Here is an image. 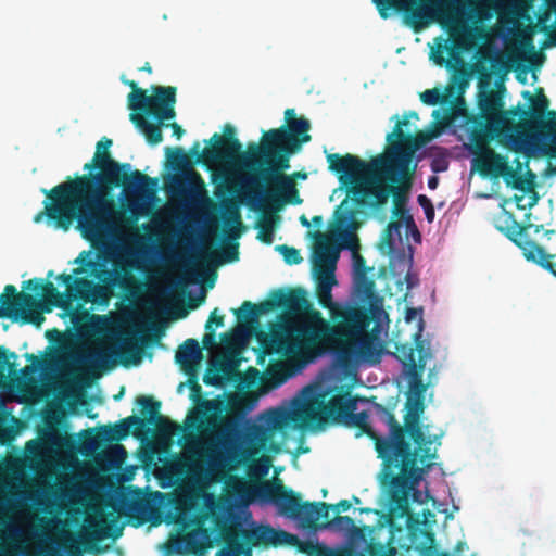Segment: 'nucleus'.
<instances>
[{"instance_id":"1","label":"nucleus","mask_w":556,"mask_h":556,"mask_svg":"<svg viewBox=\"0 0 556 556\" xmlns=\"http://www.w3.org/2000/svg\"><path fill=\"white\" fill-rule=\"evenodd\" d=\"M372 316L365 308L350 307L334 312L331 325L320 312H312L305 320L290 321L273 330L261 342L257 364L264 366L267 355L270 358L265 368L266 376L276 384L283 383L294 372V366L334 350L341 364L348 366L354 362L371 365L380 362L382 346L379 339V325L370 331Z\"/></svg>"},{"instance_id":"2","label":"nucleus","mask_w":556,"mask_h":556,"mask_svg":"<svg viewBox=\"0 0 556 556\" xmlns=\"http://www.w3.org/2000/svg\"><path fill=\"white\" fill-rule=\"evenodd\" d=\"M103 173L85 174L42 189L46 194L43 210L33 220L40 223L43 217L53 222L55 228L68 231L74 222L84 238L98 240L115 229L114 205L110 193L123 186L126 191H146L155 186L153 179L140 170L130 172L129 163L106 160Z\"/></svg>"},{"instance_id":"3","label":"nucleus","mask_w":556,"mask_h":556,"mask_svg":"<svg viewBox=\"0 0 556 556\" xmlns=\"http://www.w3.org/2000/svg\"><path fill=\"white\" fill-rule=\"evenodd\" d=\"M201 406L203 412L192 417L190 427H193L202 437L216 438L224 447L238 442L243 457H255L261 452L277 454L281 450L280 444L274 440L278 431L291 424L298 428L308 427L303 397L294 400L291 409L273 408L263 413L256 421H247L242 431L237 418L207 415L217 408L213 401L205 400Z\"/></svg>"},{"instance_id":"4","label":"nucleus","mask_w":556,"mask_h":556,"mask_svg":"<svg viewBox=\"0 0 556 556\" xmlns=\"http://www.w3.org/2000/svg\"><path fill=\"white\" fill-rule=\"evenodd\" d=\"M377 415L386 428V440L380 441L378 457L389 462H407L420 464L431 469L432 460L438 457V446L441 445V435H429L424 430L420 416L424 404L417 401L404 416L401 424L391 409L377 405Z\"/></svg>"},{"instance_id":"5","label":"nucleus","mask_w":556,"mask_h":556,"mask_svg":"<svg viewBox=\"0 0 556 556\" xmlns=\"http://www.w3.org/2000/svg\"><path fill=\"white\" fill-rule=\"evenodd\" d=\"M83 252L76 262H80L100 283H94L86 277H74L70 274H61L56 277L65 285V292H60L51 281L43 282L42 279L33 278L24 281L23 288L29 289L37 294L42 293L45 300L55 307L68 309L75 300L85 303L94 302L99 299L106 300L111 290L115 287L128 289L132 281L129 268L119 262H114L113 269H108L103 264L87 260Z\"/></svg>"},{"instance_id":"6","label":"nucleus","mask_w":556,"mask_h":556,"mask_svg":"<svg viewBox=\"0 0 556 556\" xmlns=\"http://www.w3.org/2000/svg\"><path fill=\"white\" fill-rule=\"evenodd\" d=\"M328 165L329 170L340 175L341 182L351 184L346 191L353 195L358 206L380 210L388 203L389 197L393 195L392 217L403 219L407 227H415L414 219L404 205L405 198L401 197V189L406 191L410 188L415 166L409 168L407 178L392 180V175L382 170L369 172L365 167L338 162H328Z\"/></svg>"},{"instance_id":"7","label":"nucleus","mask_w":556,"mask_h":556,"mask_svg":"<svg viewBox=\"0 0 556 556\" xmlns=\"http://www.w3.org/2000/svg\"><path fill=\"white\" fill-rule=\"evenodd\" d=\"M286 125L263 134L261 142L249 143L242 159L248 167L257 169L265 163H277L278 169L290 168V155L311 141L307 118L296 117L294 109L285 111Z\"/></svg>"},{"instance_id":"8","label":"nucleus","mask_w":556,"mask_h":556,"mask_svg":"<svg viewBox=\"0 0 556 556\" xmlns=\"http://www.w3.org/2000/svg\"><path fill=\"white\" fill-rule=\"evenodd\" d=\"M409 118L418 119V114L415 111H409L405 113L403 119H397L393 131L387 136L389 147L386 153L371 157L369 162H365L358 156L349 153L345 155L330 153L327 155V162L365 167L369 172L382 170L391 174L392 180L407 178L409 168H413V155L419 146L425 143L422 134L413 136L409 132H404L403 127L408 126Z\"/></svg>"},{"instance_id":"9","label":"nucleus","mask_w":556,"mask_h":556,"mask_svg":"<svg viewBox=\"0 0 556 556\" xmlns=\"http://www.w3.org/2000/svg\"><path fill=\"white\" fill-rule=\"evenodd\" d=\"M252 494L263 503L274 504L280 515L299 520L304 528L314 530L318 529L320 519H327L330 509L339 514L348 511L352 506L348 500L337 504L302 502L301 495L285 486L279 479L260 482L253 488Z\"/></svg>"},{"instance_id":"10","label":"nucleus","mask_w":556,"mask_h":556,"mask_svg":"<svg viewBox=\"0 0 556 556\" xmlns=\"http://www.w3.org/2000/svg\"><path fill=\"white\" fill-rule=\"evenodd\" d=\"M286 169H278L277 163H265L264 166L243 179V194L248 203L260 208L279 210L282 204H301L295 180L285 175Z\"/></svg>"},{"instance_id":"11","label":"nucleus","mask_w":556,"mask_h":556,"mask_svg":"<svg viewBox=\"0 0 556 556\" xmlns=\"http://www.w3.org/2000/svg\"><path fill=\"white\" fill-rule=\"evenodd\" d=\"M224 546L215 556H253V548H268L281 545L279 530L269 525L252 522L243 528L240 522L220 528Z\"/></svg>"},{"instance_id":"12","label":"nucleus","mask_w":556,"mask_h":556,"mask_svg":"<svg viewBox=\"0 0 556 556\" xmlns=\"http://www.w3.org/2000/svg\"><path fill=\"white\" fill-rule=\"evenodd\" d=\"M282 308L291 314H304L299 320H305L309 317L312 312H318L312 307V304L306 298L304 289L298 288L283 292L281 290L273 292L270 299L253 304L250 301H244L240 308L232 309L238 323L242 327L252 328L258 323V317ZM298 321V319L295 320Z\"/></svg>"},{"instance_id":"13","label":"nucleus","mask_w":556,"mask_h":556,"mask_svg":"<svg viewBox=\"0 0 556 556\" xmlns=\"http://www.w3.org/2000/svg\"><path fill=\"white\" fill-rule=\"evenodd\" d=\"M382 460L381 482L389 486L391 511L402 518L408 513V494L429 469L420 464Z\"/></svg>"},{"instance_id":"14","label":"nucleus","mask_w":556,"mask_h":556,"mask_svg":"<svg viewBox=\"0 0 556 556\" xmlns=\"http://www.w3.org/2000/svg\"><path fill=\"white\" fill-rule=\"evenodd\" d=\"M481 129H475L471 134L472 141L477 150L481 153L480 172L484 175H490L494 178L503 177L507 186H511L516 190L529 191L533 188L534 174L528 170L530 179H525L520 176L519 170L521 164L517 160V168L514 169L509 166L507 157L488 147L489 135L484 132V124L479 123Z\"/></svg>"},{"instance_id":"15","label":"nucleus","mask_w":556,"mask_h":556,"mask_svg":"<svg viewBox=\"0 0 556 556\" xmlns=\"http://www.w3.org/2000/svg\"><path fill=\"white\" fill-rule=\"evenodd\" d=\"M303 403L307 413V425H321L327 419L342 422L351 410H356V400L349 391L333 394L328 399V392L316 391L313 387L303 389Z\"/></svg>"},{"instance_id":"16","label":"nucleus","mask_w":556,"mask_h":556,"mask_svg":"<svg viewBox=\"0 0 556 556\" xmlns=\"http://www.w3.org/2000/svg\"><path fill=\"white\" fill-rule=\"evenodd\" d=\"M122 80L131 88V92L127 97L128 108L131 112H144L160 122L175 117L176 87L152 86L153 94L149 96L146 90L138 87L136 81Z\"/></svg>"},{"instance_id":"17","label":"nucleus","mask_w":556,"mask_h":556,"mask_svg":"<svg viewBox=\"0 0 556 556\" xmlns=\"http://www.w3.org/2000/svg\"><path fill=\"white\" fill-rule=\"evenodd\" d=\"M223 131L224 136L215 132L208 141L212 143V147L205 148L203 151H200L199 141L193 143L190 153L197 156V163L203 165L231 163L255 173L257 169L248 167L242 159L245 152L242 151L240 140L236 138V128L230 124H226Z\"/></svg>"},{"instance_id":"18","label":"nucleus","mask_w":556,"mask_h":556,"mask_svg":"<svg viewBox=\"0 0 556 556\" xmlns=\"http://www.w3.org/2000/svg\"><path fill=\"white\" fill-rule=\"evenodd\" d=\"M521 127L523 131L518 134L514 139L516 151L526 150L527 148L543 143L545 153L556 157V112H548L547 119L542 115H535L529 111H522Z\"/></svg>"},{"instance_id":"19","label":"nucleus","mask_w":556,"mask_h":556,"mask_svg":"<svg viewBox=\"0 0 556 556\" xmlns=\"http://www.w3.org/2000/svg\"><path fill=\"white\" fill-rule=\"evenodd\" d=\"M422 337V320H420V329L413 334L415 345L409 342L395 343V357L406 368L408 377L409 391L420 396L426 391L427 386L422 381V374L427 364V359L431 357L429 345H426Z\"/></svg>"},{"instance_id":"20","label":"nucleus","mask_w":556,"mask_h":556,"mask_svg":"<svg viewBox=\"0 0 556 556\" xmlns=\"http://www.w3.org/2000/svg\"><path fill=\"white\" fill-rule=\"evenodd\" d=\"M381 18L387 20L392 11L402 13L406 25L420 33L435 20V9L430 0H372Z\"/></svg>"},{"instance_id":"21","label":"nucleus","mask_w":556,"mask_h":556,"mask_svg":"<svg viewBox=\"0 0 556 556\" xmlns=\"http://www.w3.org/2000/svg\"><path fill=\"white\" fill-rule=\"evenodd\" d=\"M0 318L35 326H40L45 320L40 301L35 295L18 292L13 285H7L0 295Z\"/></svg>"},{"instance_id":"22","label":"nucleus","mask_w":556,"mask_h":556,"mask_svg":"<svg viewBox=\"0 0 556 556\" xmlns=\"http://www.w3.org/2000/svg\"><path fill=\"white\" fill-rule=\"evenodd\" d=\"M168 190L186 206H200L210 203L206 185L202 176L187 167L180 176H173Z\"/></svg>"},{"instance_id":"23","label":"nucleus","mask_w":556,"mask_h":556,"mask_svg":"<svg viewBox=\"0 0 556 556\" xmlns=\"http://www.w3.org/2000/svg\"><path fill=\"white\" fill-rule=\"evenodd\" d=\"M357 211L350 204L349 199L345 198L334 212L336 226L341 233L342 247L351 250L352 252L358 251L359 242L356 233L352 229L357 227L355 216Z\"/></svg>"},{"instance_id":"24","label":"nucleus","mask_w":556,"mask_h":556,"mask_svg":"<svg viewBox=\"0 0 556 556\" xmlns=\"http://www.w3.org/2000/svg\"><path fill=\"white\" fill-rule=\"evenodd\" d=\"M315 236L319 240L314 249V274L334 275L339 250L326 235L316 232Z\"/></svg>"},{"instance_id":"25","label":"nucleus","mask_w":556,"mask_h":556,"mask_svg":"<svg viewBox=\"0 0 556 556\" xmlns=\"http://www.w3.org/2000/svg\"><path fill=\"white\" fill-rule=\"evenodd\" d=\"M208 538L207 529L198 528L190 530L167 545L168 554H185L191 553L194 555L203 554L206 548L211 545L205 543V540Z\"/></svg>"},{"instance_id":"26","label":"nucleus","mask_w":556,"mask_h":556,"mask_svg":"<svg viewBox=\"0 0 556 556\" xmlns=\"http://www.w3.org/2000/svg\"><path fill=\"white\" fill-rule=\"evenodd\" d=\"M314 275H315V280H316L315 295H316L318 304L323 308L330 309L331 316H332L334 312H340V311L351 307V306H346L343 308H336V306H334L331 291H332V288L337 285L336 275H321V274L320 275L314 274ZM357 307L361 308L359 306H357ZM362 308H364V306ZM365 309H366V307H365ZM367 311L370 313L372 318L376 317V314L383 313V311L381 308L375 307L374 305L371 306L370 309L367 308ZM372 320L374 319H371V321Z\"/></svg>"},{"instance_id":"27","label":"nucleus","mask_w":556,"mask_h":556,"mask_svg":"<svg viewBox=\"0 0 556 556\" xmlns=\"http://www.w3.org/2000/svg\"><path fill=\"white\" fill-rule=\"evenodd\" d=\"M502 105V100L495 92L489 91L482 93L478 101L480 117L475 122V129H481L479 123L482 122L484 124L483 130L489 135V131L492 130L493 123L498 121Z\"/></svg>"},{"instance_id":"28","label":"nucleus","mask_w":556,"mask_h":556,"mask_svg":"<svg viewBox=\"0 0 556 556\" xmlns=\"http://www.w3.org/2000/svg\"><path fill=\"white\" fill-rule=\"evenodd\" d=\"M279 538L282 544L296 546L298 551L307 556H350L346 553H338L329 546L309 540H300L295 534L279 530Z\"/></svg>"},{"instance_id":"29","label":"nucleus","mask_w":556,"mask_h":556,"mask_svg":"<svg viewBox=\"0 0 556 556\" xmlns=\"http://www.w3.org/2000/svg\"><path fill=\"white\" fill-rule=\"evenodd\" d=\"M123 533V527L118 526L116 519H112L110 523L105 519L89 521L84 531V539L87 544L96 545L106 538L113 540L119 538Z\"/></svg>"},{"instance_id":"30","label":"nucleus","mask_w":556,"mask_h":556,"mask_svg":"<svg viewBox=\"0 0 556 556\" xmlns=\"http://www.w3.org/2000/svg\"><path fill=\"white\" fill-rule=\"evenodd\" d=\"M144 419L138 416H128L112 427H103L97 433L100 442H118L126 439L130 433L131 427H143Z\"/></svg>"},{"instance_id":"31","label":"nucleus","mask_w":556,"mask_h":556,"mask_svg":"<svg viewBox=\"0 0 556 556\" xmlns=\"http://www.w3.org/2000/svg\"><path fill=\"white\" fill-rule=\"evenodd\" d=\"M515 242L521 248L527 261L538 264L556 278V264L552 261L555 257L554 254L547 253L543 247L532 240H526L523 243L517 240Z\"/></svg>"},{"instance_id":"32","label":"nucleus","mask_w":556,"mask_h":556,"mask_svg":"<svg viewBox=\"0 0 556 556\" xmlns=\"http://www.w3.org/2000/svg\"><path fill=\"white\" fill-rule=\"evenodd\" d=\"M368 414L367 412L363 410L359 413H355V410H351L348 413L346 417L343 419L341 424L357 428L359 430V434H366L368 438H370L375 444V450L378 453L379 443L382 440H386V433H379L377 432L369 424H368Z\"/></svg>"},{"instance_id":"33","label":"nucleus","mask_w":556,"mask_h":556,"mask_svg":"<svg viewBox=\"0 0 556 556\" xmlns=\"http://www.w3.org/2000/svg\"><path fill=\"white\" fill-rule=\"evenodd\" d=\"M239 363L240 361L232 356L223 358L218 363L215 374L211 375L207 372L204 375V383L214 387L222 386L224 380H228L238 374Z\"/></svg>"},{"instance_id":"34","label":"nucleus","mask_w":556,"mask_h":556,"mask_svg":"<svg viewBox=\"0 0 556 556\" xmlns=\"http://www.w3.org/2000/svg\"><path fill=\"white\" fill-rule=\"evenodd\" d=\"M202 359V350L195 339H187L178 348L175 354V361L184 369H188Z\"/></svg>"},{"instance_id":"35","label":"nucleus","mask_w":556,"mask_h":556,"mask_svg":"<svg viewBox=\"0 0 556 556\" xmlns=\"http://www.w3.org/2000/svg\"><path fill=\"white\" fill-rule=\"evenodd\" d=\"M113 351L108 350H93L78 356L77 361L86 366L87 370L94 375L98 369H108L113 364L111 359Z\"/></svg>"},{"instance_id":"36","label":"nucleus","mask_w":556,"mask_h":556,"mask_svg":"<svg viewBox=\"0 0 556 556\" xmlns=\"http://www.w3.org/2000/svg\"><path fill=\"white\" fill-rule=\"evenodd\" d=\"M144 112H131L130 121L144 135L148 143L155 146L163 140L161 124H152L147 121ZM159 123H162L159 121Z\"/></svg>"},{"instance_id":"37","label":"nucleus","mask_w":556,"mask_h":556,"mask_svg":"<svg viewBox=\"0 0 556 556\" xmlns=\"http://www.w3.org/2000/svg\"><path fill=\"white\" fill-rule=\"evenodd\" d=\"M111 146L112 140L106 137H103L97 143V150L92 161L90 163H86L84 165V169L88 170L89 174H92L91 172L96 168L100 169V173H103V168H106L105 166L109 163L106 160H113L109 151Z\"/></svg>"},{"instance_id":"38","label":"nucleus","mask_w":556,"mask_h":556,"mask_svg":"<svg viewBox=\"0 0 556 556\" xmlns=\"http://www.w3.org/2000/svg\"><path fill=\"white\" fill-rule=\"evenodd\" d=\"M354 292L363 302L371 303L377 298L375 281L366 273L354 275Z\"/></svg>"},{"instance_id":"39","label":"nucleus","mask_w":556,"mask_h":556,"mask_svg":"<svg viewBox=\"0 0 556 556\" xmlns=\"http://www.w3.org/2000/svg\"><path fill=\"white\" fill-rule=\"evenodd\" d=\"M148 422L153 425L156 432L164 438H170L181 429L178 424L161 414L154 416L153 419H148Z\"/></svg>"},{"instance_id":"40","label":"nucleus","mask_w":556,"mask_h":556,"mask_svg":"<svg viewBox=\"0 0 556 556\" xmlns=\"http://www.w3.org/2000/svg\"><path fill=\"white\" fill-rule=\"evenodd\" d=\"M277 215L271 214L270 216H265L257 225L258 233L257 239L266 244H271L274 241V226Z\"/></svg>"},{"instance_id":"41","label":"nucleus","mask_w":556,"mask_h":556,"mask_svg":"<svg viewBox=\"0 0 556 556\" xmlns=\"http://www.w3.org/2000/svg\"><path fill=\"white\" fill-rule=\"evenodd\" d=\"M321 523H318V528H336L338 530L344 531H354L356 529L354 519L350 516H339L337 515L334 518L330 519L329 516L327 519H321Z\"/></svg>"},{"instance_id":"42","label":"nucleus","mask_w":556,"mask_h":556,"mask_svg":"<svg viewBox=\"0 0 556 556\" xmlns=\"http://www.w3.org/2000/svg\"><path fill=\"white\" fill-rule=\"evenodd\" d=\"M193 445L195 447H201L205 451L206 456L208 457L210 468L215 470L217 468L223 467V459L219 453H216L213 444H208L205 448L202 441L195 437H193Z\"/></svg>"},{"instance_id":"43","label":"nucleus","mask_w":556,"mask_h":556,"mask_svg":"<svg viewBox=\"0 0 556 556\" xmlns=\"http://www.w3.org/2000/svg\"><path fill=\"white\" fill-rule=\"evenodd\" d=\"M137 404L141 407V414L149 416V419H153L154 416L160 414L161 402L153 400L151 396H139Z\"/></svg>"},{"instance_id":"44","label":"nucleus","mask_w":556,"mask_h":556,"mask_svg":"<svg viewBox=\"0 0 556 556\" xmlns=\"http://www.w3.org/2000/svg\"><path fill=\"white\" fill-rule=\"evenodd\" d=\"M471 37V30L464 23L457 22L456 33L453 34V47L459 50L468 48V38Z\"/></svg>"},{"instance_id":"45","label":"nucleus","mask_w":556,"mask_h":556,"mask_svg":"<svg viewBox=\"0 0 556 556\" xmlns=\"http://www.w3.org/2000/svg\"><path fill=\"white\" fill-rule=\"evenodd\" d=\"M276 251L283 256L285 262L289 265H298L303 261L300 251L293 247L279 244L276 247Z\"/></svg>"},{"instance_id":"46","label":"nucleus","mask_w":556,"mask_h":556,"mask_svg":"<svg viewBox=\"0 0 556 556\" xmlns=\"http://www.w3.org/2000/svg\"><path fill=\"white\" fill-rule=\"evenodd\" d=\"M401 223L400 220H391L383 230L382 239L383 242L392 249L394 247V236H401Z\"/></svg>"},{"instance_id":"47","label":"nucleus","mask_w":556,"mask_h":556,"mask_svg":"<svg viewBox=\"0 0 556 556\" xmlns=\"http://www.w3.org/2000/svg\"><path fill=\"white\" fill-rule=\"evenodd\" d=\"M167 152L169 162L174 168H180L188 164V156L184 149L175 148L174 150H170L167 148Z\"/></svg>"},{"instance_id":"48","label":"nucleus","mask_w":556,"mask_h":556,"mask_svg":"<svg viewBox=\"0 0 556 556\" xmlns=\"http://www.w3.org/2000/svg\"><path fill=\"white\" fill-rule=\"evenodd\" d=\"M122 353L128 355L132 364H138L140 362V348L137 342H134L132 340L124 342Z\"/></svg>"},{"instance_id":"49","label":"nucleus","mask_w":556,"mask_h":556,"mask_svg":"<svg viewBox=\"0 0 556 556\" xmlns=\"http://www.w3.org/2000/svg\"><path fill=\"white\" fill-rule=\"evenodd\" d=\"M16 358V354L14 352H9L4 346H0V370H3L7 366L10 374L16 372V364L14 362L10 363L9 358Z\"/></svg>"},{"instance_id":"50","label":"nucleus","mask_w":556,"mask_h":556,"mask_svg":"<svg viewBox=\"0 0 556 556\" xmlns=\"http://www.w3.org/2000/svg\"><path fill=\"white\" fill-rule=\"evenodd\" d=\"M396 549L381 543H371L369 545L370 556H395Z\"/></svg>"},{"instance_id":"51","label":"nucleus","mask_w":556,"mask_h":556,"mask_svg":"<svg viewBox=\"0 0 556 556\" xmlns=\"http://www.w3.org/2000/svg\"><path fill=\"white\" fill-rule=\"evenodd\" d=\"M441 99L442 94L438 88L427 89L420 93V100L427 105H435Z\"/></svg>"},{"instance_id":"52","label":"nucleus","mask_w":556,"mask_h":556,"mask_svg":"<svg viewBox=\"0 0 556 556\" xmlns=\"http://www.w3.org/2000/svg\"><path fill=\"white\" fill-rule=\"evenodd\" d=\"M417 202L424 208L427 220L432 223L434 219V206L431 200L425 194H419L417 197Z\"/></svg>"},{"instance_id":"53","label":"nucleus","mask_w":556,"mask_h":556,"mask_svg":"<svg viewBox=\"0 0 556 556\" xmlns=\"http://www.w3.org/2000/svg\"><path fill=\"white\" fill-rule=\"evenodd\" d=\"M223 206H224L226 214L228 215V220L232 222L237 225H240L241 224V215H240L238 206L231 201L225 202L223 204Z\"/></svg>"},{"instance_id":"54","label":"nucleus","mask_w":556,"mask_h":556,"mask_svg":"<svg viewBox=\"0 0 556 556\" xmlns=\"http://www.w3.org/2000/svg\"><path fill=\"white\" fill-rule=\"evenodd\" d=\"M353 268H354V275H359L362 273H368L370 268L366 266L365 258L358 254L357 251L353 252Z\"/></svg>"},{"instance_id":"55","label":"nucleus","mask_w":556,"mask_h":556,"mask_svg":"<svg viewBox=\"0 0 556 556\" xmlns=\"http://www.w3.org/2000/svg\"><path fill=\"white\" fill-rule=\"evenodd\" d=\"M224 262H235L239 258L238 243L230 244L224 249Z\"/></svg>"},{"instance_id":"56","label":"nucleus","mask_w":556,"mask_h":556,"mask_svg":"<svg viewBox=\"0 0 556 556\" xmlns=\"http://www.w3.org/2000/svg\"><path fill=\"white\" fill-rule=\"evenodd\" d=\"M453 48L445 45H439L438 50L432 52L431 59L438 65H443L445 63V59L443 56L444 51H452Z\"/></svg>"},{"instance_id":"57","label":"nucleus","mask_w":556,"mask_h":556,"mask_svg":"<svg viewBox=\"0 0 556 556\" xmlns=\"http://www.w3.org/2000/svg\"><path fill=\"white\" fill-rule=\"evenodd\" d=\"M217 308H215L211 315H210V318L207 319L206 324H205V329L206 330H211L213 329V325H215L216 327H223L224 326V320H225V316L224 315H219L217 316L216 313H217Z\"/></svg>"},{"instance_id":"58","label":"nucleus","mask_w":556,"mask_h":556,"mask_svg":"<svg viewBox=\"0 0 556 556\" xmlns=\"http://www.w3.org/2000/svg\"><path fill=\"white\" fill-rule=\"evenodd\" d=\"M421 314H422V308H415V307H408L406 309V313H405V319L406 321H412L414 320L418 315H419V323H418V329H420V320H422V327L425 326V323H424V319L421 317ZM419 330H417L416 332H418Z\"/></svg>"},{"instance_id":"59","label":"nucleus","mask_w":556,"mask_h":556,"mask_svg":"<svg viewBox=\"0 0 556 556\" xmlns=\"http://www.w3.org/2000/svg\"><path fill=\"white\" fill-rule=\"evenodd\" d=\"M539 92L541 93L539 97H538V100L535 102V105L540 109L541 112L536 113L535 111H530L528 110L530 113L532 114H535V115H542L543 116V111L547 109L548 104H549V101L548 99L545 97V94H543V90L540 88L539 89Z\"/></svg>"},{"instance_id":"60","label":"nucleus","mask_w":556,"mask_h":556,"mask_svg":"<svg viewBox=\"0 0 556 556\" xmlns=\"http://www.w3.org/2000/svg\"><path fill=\"white\" fill-rule=\"evenodd\" d=\"M206 331L207 332L204 334L202 342L205 348H211L216 344L215 330L211 329V330H206Z\"/></svg>"},{"instance_id":"61","label":"nucleus","mask_w":556,"mask_h":556,"mask_svg":"<svg viewBox=\"0 0 556 556\" xmlns=\"http://www.w3.org/2000/svg\"><path fill=\"white\" fill-rule=\"evenodd\" d=\"M447 162L443 159L441 160H434L431 164V169L434 172V173H440V172H444L447 169Z\"/></svg>"},{"instance_id":"62","label":"nucleus","mask_w":556,"mask_h":556,"mask_svg":"<svg viewBox=\"0 0 556 556\" xmlns=\"http://www.w3.org/2000/svg\"><path fill=\"white\" fill-rule=\"evenodd\" d=\"M172 129H173V136H175L177 139H180L185 132V130L181 128V126L178 125L177 123L172 124Z\"/></svg>"},{"instance_id":"63","label":"nucleus","mask_w":556,"mask_h":556,"mask_svg":"<svg viewBox=\"0 0 556 556\" xmlns=\"http://www.w3.org/2000/svg\"><path fill=\"white\" fill-rule=\"evenodd\" d=\"M438 185H439V178L437 176H430L428 178L429 189L434 190V189H437Z\"/></svg>"},{"instance_id":"64","label":"nucleus","mask_w":556,"mask_h":556,"mask_svg":"<svg viewBox=\"0 0 556 556\" xmlns=\"http://www.w3.org/2000/svg\"><path fill=\"white\" fill-rule=\"evenodd\" d=\"M426 556H450V554H448V553H446V552H443V553H440V554H435V552H433V551H431V549H430V551H428V553L426 554Z\"/></svg>"}]
</instances>
